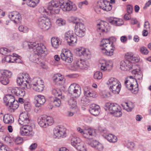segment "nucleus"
Here are the masks:
<instances>
[{
  "label": "nucleus",
  "mask_w": 151,
  "mask_h": 151,
  "mask_svg": "<svg viewBox=\"0 0 151 151\" xmlns=\"http://www.w3.org/2000/svg\"><path fill=\"white\" fill-rule=\"evenodd\" d=\"M60 4L61 8L64 11H75L77 10L76 6L72 4L69 0H52L48 3V8L53 14H58L60 10Z\"/></svg>",
  "instance_id": "nucleus-1"
},
{
  "label": "nucleus",
  "mask_w": 151,
  "mask_h": 151,
  "mask_svg": "<svg viewBox=\"0 0 151 151\" xmlns=\"http://www.w3.org/2000/svg\"><path fill=\"white\" fill-rule=\"evenodd\" d=\"M110 39L111 38L103 39L100 45L102 53L110 56L113 55L114 48L113 42L110 41Z\"/></svg>",
  "instance_id": "nucleus-2"
},
{
  "label": "nucleus",
  "mask_w": 151,
  "mask_h": 151,
  "mask_svg": "<svg viewBox=\"0 0 151 151\" xmlns=\"http://www.w3.org/2000/svg\"><path fill=\"white\" fill-rule=\"evenodd\" d=\"M4 103L5 105L8 107L11 111H14L19 106V103L16 100L15 101L14 97L11 94L6 95L3 99Z\"/></svg>",
  "instance_id": "nucleus-3"
},
{
  "label": "nucleus",
  "mask_w": 151,
  "mask_h": 151,
  "mask_svg": "<svg viewBox=\"0 0 151 151\" xmlns=\"http://www.w3.org/2000/svg\"><path fill=\"white\" fill-rule=\"evenodd\" d=\"M84 96L82 97L81 102L84 105L86 106L91 103L93 98L96 96V93L91 90H87L84 92Z\"/></svg>",
  "instance_id": "nucleus-4"
},
{
  "label": "nucleus",
  "mask_w": 151,
  "mask_h": 151,
  "mask_svg": "<svg viewBox=\"0 0 151 151\" xmlns=\"http://www.w3.org/2000/svg\"><path fill=\"white\" fill-rule=\"evenodd\" d=\"M106 109L109 111L111 114H114L116 117H119L122 115L121 107L116 104L110 103L106 104Z\"/></svg>",
  "instance_id": "nucleus-5"
},
{
  "label": "nucleus",
  "mask_w": 151,
  "mask_h": 151,
  "mask_svg": "<svg viewBox=\"0 0 151 151\" xmlns=\"http://www.w3.org/2000/svg\"><path fill=\"white\" fill-rule=\"evenodd\" d=\"M38 122L41 127L46 128L52 125L54 122V120L52 117L42 115L39 117Z\"/></svg>",
  "instance_id": "nucleus-6"
},
{
  "label": "nucleus",
  "mask_w": 151,
  "mask_h": 151,
  "mask_svg": "<svg viewBox=\"0 0 151 151\" xmlns=\"http://www.w3.org/2000/svg\"><path fill=\"white\" fill-rule=\"evenodd\" d=\"M68 92L69 93L71 94L75 97H78L81 94V88L78 85L73 83L69 87Z\"/></svg>",
  "instance_id": "nucleus-7"
},
{
  "label": "nucleus",
  "mask_w": 151,
  "mask_h": 151,
  "mask_svg": "<svg viewBox=\"0 0 151 151\" xmlns=\"http://www.w3.org/2000/svg\"><path fill=\"white\" fill-rule=\"evenodd\" d=\"M38 24L39 27L45 30L49 29L51 25L50 20L44 17L39 19Z\"/></svg>",
  "instance_id": "nucleus-8"
},
{
  "label": "nucleus",
  "mask_w": 151,
  "mask_h": 151,
  "mask_svg": "<svg viewBox=\"0 0 151 151\" xmlns=\"http://www.w3.org/2000/svg\"><path fill=\"white\" fill-rule=\"evenodd\" d=\"M64 38L68 44L72 46L75 45L77 41L76 36L71 31H70L65 33Z\"/></svg>",
  "instance_id": "nucleus-9"
},
{
  "label": "nucleus",
  "mask_w": 151,
  "mask_h": 151,
  "mask_svg": "<svg viewBox=\"0 0 151 151\" xmlns=\"http://www.w3.org/2000/svg\"><path fill=\"white\" fill-rule=\"evenodd\" d=\"M12 75V72L9 70H6L1 74L0 77V81L1 83L4 85H6L9 83V78Z\"/></svg>",
  "instance_id": "nucleus-10"
},
{
  "label": "nucleus",
  "mask_w": 151,
  "mask_h": 151,
  "mask_svg": "<svg viewBox=\"0 0 151 151\" xmlns=\"http://www.w3.org/2000/svg\"><path fill=\"white\" fill-rule=\"evenodd\" d=\"M23 126L20 129V134L22 136H33L34 132L31 126L28 124Z\"/></svg>",
  "instance_id": "nucleus-11"
},
{
  "label": "nucleus",
  "mask_w": 151,
  "mask_h": 151,
  "mask_svg": "<svg viewBox=\"0 0 151 151\" xmlns=\"http://www.w3.org/2000/svg\"><path fill=\"white\" fill-rule=\"evenodd\" d=\"M61 59L68 63H71L73 61V55L70 50L62 52L60 54Z\"/></svg>",
  "instance_id": "nucleus-12"
},
{
  "label": "nucleus",
  "mask_w": 151,
  "mask_h": 151,
  "mask_svg": "<svg viewBox=\"0 0 151 151\" xmlns=\"http://www.w3.org/2000/svg\"><path fill=\"white\" fill-rule=\"evenodd\" d=\"M18 122L19 124L22 125H26L30 123V120L27 112H24L19 115Z\"/></svg>",
  "instance_id": "nucleus-13"
},
{
  "label": "nucleus",
  "mask_w": 151,
  "mask_h": 151,
  "mask_svg": "<svg viewBox=\"0 0 151 151\" xmlns=\"http://www.w3.org/2000/svg\"><path fill=\"white\" fill-rule=\"evenodd\" d=\"M100 64H101V69L104 71L110 70L113 68V63L111 61L102 60L100 61Z\"/></svg>",
  "instance_id": "nucleus-14"
},
{
  "label": "nucleus",
  "mask_w": 151,
  "mask_h": 151,
  "mask_svg": "<svg viewBox=\"0 0 151 151\" xmlns=\"http://www.w3.org/2000/svg\"><path fill=\"white\" fill-rule=\"evenodd\" d=\"M33 89L36 91L41 92L44 89V85L42 84H39L37 78H34L32 82Z\"/></svg>",
  "instance_id": "nucleus-15"
},
{
  "label": "nucleus",
  "mask_w": 151,
  "mask_h": 151,
  "mask_svg": "<svg viewBox=\"0 0 151 151\" xmlns=\"http://www.w3.org/2000/svg\"><path fill=\"white\" fill-rule=\"evenodd\" d=\"M120 65V68L122 70L127 71L130 70L132 68L133 64L130 61L128 60H126L121 61Z\"/></svg>",
  "instance_id": "nucleus-16"
},
{
  "label": "nucleus",
  "mask_w": 151,
  "mask_h": 151,
  "mask_svg": "<svg viewBox=\"0 0 151 151\" xmlns=\"http://www.w3.org/2000/svg\"><path fill=\"white\" fill-rule=\"evenodd\" d=\"M96 28L99 32L103 33L107 31L109 29L108 23L106 22L101 21L97 24Z\"/></svg>",
  "instance_id": "nucleus-17"
},
{
  "label": "nucleus",
  "mask_w": 151,
  "mask_h": 151,
  "mask_svg": "<svg viewBox=\"0 0 151 151\" xmlns=\"http://www.w3.org/2000/svg\"><path fill=\"white\" fill-rule=\"evenodd\" d=\"M65 131V129L63 127H57L54 129L53 132L54 135L59 138L61 137H64Z\"/></svg>",
  "instance_id": "nucleus-18"
},
{
  "label": "nucleus",
  "mask_w": 151,
  "mask_h": 151,
  "mask_svg": "<svg viewBox=\"0 0 151 151\" xmlns=\"http://www.w3.org/2000/svg\"><path fill=\"white\" fill-rule=\"evenodd\" d=\"M35 105L37 107L41 106L45 102L44 96L41 95H38L35 97Z\"/></svg>",
  "instance_id": "nucleus-19"
},
{
  "label": "nucleus",
  "mask_w": 151,
  "mask_h": 151,
  "mask_svg": "<svg viewBox=\"0 0 151 151\" xmlns=\"http://www.w3.org/2000/svg\"><path fill=\"white\" fill-rule=\"evenodd\" d=\"M52 80L54 82L57 84L62 85L65 83V79L63 76L60 73L55 74Z\"/></svg>",
  "instance_id": "nucleus-20"
},
{
  "label": "nucleus",
  "mask_w": 151,
  "mask_h": 151,
  "mask_svg": "<svg viewBox=\"0 0 151 151\" xmlns=\"http://www.w3.org/2000/svg\"><path fill=\"white\" fill-rule=\"evenodd\" d=\"M74 66L76 69H84L86 68L85 61L81 59H76L74 63Z\"/></svg>",
  "instance_id": "nucleus-21"
},
{
  "label": "nucleus",
  "mask_w": 151,
  "mask_h": 151,
  "mask_svg": "<svg viewBox=\"0 0 151 151\" xmlns=\"http://www.w3.org/2000/svg\"><path fill=\"white\" fill-rule=\"evenodd\" d=\"M89 111L92 115L95 116H97L100 112V107L98 105L92 104L90 106Z\"/></svg>",
  "instance_id": "nucleus-22"
},
{
  "label": "nucleus",
  "mask_w": 151,
  "mask_h": 151,
  "mask_svg": "<svg viewBox=\"0 0 151 151\" xmlns=\"http://www.w3.org/2000/svg\"><path fill=\"white\" fill-rule=\"evenodd\" d=\"M12 92L16 96L19 97H23L25 95L24 90L20 88L16 87L13 88Z\"/></svg>",
  "instance_id": "nucleus-23"
},
{
  "label": "nucleus",
  "mask_w": 151,
  "mask_h": 151,
  "mask_svg": "<svg viewBox=\"0 0 151 151\" xmlns=\"http://www.w3.org/2000/svg\"><path fill=\"white\" fill-rule=\"evenodd\" d=\"M3 120L6 124H10L14 122V120L13 116L10 114H5L3 117Z\"/></svg>",
  "instance_id": "nucleus-24"
},
{
  "label": "nucleus",
  "mask_w": 151,
  "mask_h": 151,
  "mask_svg": "<svg viewBox=\"0 0 151 151\" xmlns=\"http://www.w3.org/2000/svg\"><path fill=\"white\" fill-rule=\"evenodd\" d=\"M132 73L134 75L135 79L139 80V82H141L142 79L143 75L141 71L139 69H136L132 71Z\"/></svg>",
  "instance_id": "nucleus-25"
},
{
  "label": "nucleus",
  "mask_w": 151,
  "mask_h": 151,
  "mask_svg": "<svg viewBox=\"0 0 151 151\" xmlns=\"http://www.w3.org/2000/svg\"><path fill=\"white\" fill-rule=\"evenodd\" d=\"M14 23H19L22 19L19 13L16 11L14 12L11 15L10 17Z\"/></svg>",
  "instance_id": "nucleus-26"
},
{
  "label": "nucleus",
  "mask_w": 151,
  "mask_h": 151,
  "mask_svg": "<svg viewBox=\"0 0 151 151\" xmlns=\"http://www.w3.org/2000/svg\"><path fill=\"white\" fill-rule=\"evenodd\" d=\"M47 51L45 46L43 44L38 43L35 49V52L38 55H40L45 53Z\"/></svg>",
  "instance_id": "nucleus-27"
},
{
  "label": "nucleus",
  "mask_w": 151,
  "mask_h": 151,
  "mask_svg": "<svg viewBox=\"0 0 151 151\" xmlns=\"http://www.w3.org/2000/svg\"><path fill=\"white\" fill-rule=\"evenodd\" d=\"M71 141L72 145L76 148L78 145H81V142H83L79 138L74 136L71 137Z\"/></svg>",
  "instance_id": "nucleus-28"
},
{
  "label": "nucleus",
  "mask_w": 151,
  "mask_h": 151,
  "mask_svg": "<svg viewBox=\"0 0 151 151\" xmlns=\"http://www.w3.org/2000/svg\"><path fill=\"white\" fill-rule=\"evenodd\" d=\"M129 80H125L124 84L127 88L128 90L132 89V87H134L133 85L137 83V80H132V79Z\"/></svg>",
  "instance_id": "nucleus-29"
},
{
  "label": "nucleus",
  "mask_w": 151,
  "mask_h": 151,
  "mask_svg": "<svg viewBox=\"0 0 151 151\" xmlns=\"http://www.w3.org/2000/svg\"><path fill=\"white\" fill-rule=\"evenodd\" d=\"M119 84H120L119 81L117 79L113 78L109 79L107 82V84L109 88Z\"/></svg>",
  "instance_id": "nucleus-30"
},
{
  "label": "nucleus",
  "mask_w": 151,
  "mask_h": 151,
  "mask_svg": "<svg viewBox=\"0 0 151 151\" xmlns=\"http://www.w3.org/2000/svg\"><path fill=\"white\" fill-rule=\"evenodd\" d=\"M103 136L110 142H115L117 141V137L111 134L103 135Z\"/></svg>",
  "instance_id": "nucleus-31"
},
{
  "label": "nucleus",
  "mask_w": 151,
  "mask_h": 151,
  "mask_svg": "<svg viewBox=\"0 0 151 151\" xmlns=\"http://www.w3.org/2000/svg\"><path fill=\"white\" fill-rule=\"evenodd\" d=\"M51 42L52 47L55 48H57L61 44V41L58 37H52L51 39Z\"/></svg>",
  "instance_id": "nucleus-32"
},
{
  "label": "nucleus",
  "mask_w": 151,
  "mask_h": 151,
  "mask_svg": "<svg viewBox=\"0 0 151 151\" xmlns=\"http://www.w3.org/2000/svg\"><path fill=\"white\" fill-rule=\"evenodd\" d=\"M121 88V84H119L109 88L111 91L114 94L119 93Z\"/></svg>",
  "instance_id": "nucleus-33"
},
{
  "label": "nucleus",
  "mask_w": 151,
  "mask_h": 151,
  "mask_svg": "<svg viewBox=\"0 0 151 151\" xmlns=\"http://www.w3.org/2000/svg\"><path fill=\"white\" fill-rule=\"evenodd\" d=\"M17 84L19 86H22L24 88H28L27 86V84L24 82L22 76L18 77L17 80Z\"/></svg>",
  "instance_id": "nucleus-34"
},
{
  "label": "nucleus",
  "mask_w": 151,
  "mask_h": 151,
  "mask_svg": "<svg viewBox=\"0 0 151 151\" xmlns=\"http://www.w3.org/2000/svg\"><path fill=\"white\" fill-rule=\"evenodd\" d=\"M78 97H75L73 96L71 97L70 99L68 101V103L70 106H71V108H73L76 107L77 106V102L76 98Z\"/></svg>",
  "instance_id": "nucleus-35"
},
{
  "label": "nucleus",
  "mask_w": 151,
  "mask_h": 151,
  "mask_svg": "<svg viewBox=\"0 0 151 151\" xmlns=\"http://www.w3.org/2000/svg\"><path fill=\"white\" fill-rule=\"evenodd\" d=\"M40 0H28L27 1V4L28 6L34 7L38 4Z\"/></svg>",
  "instance_id": "nucleus-36"
},
{
  "label": "nucleus",
  "mask_w": 151,
  "mask_h": 151,
  "mask_svg": "<svg viewBox=\"0 0 151 151\" xmlns=\"http://www.w3.org/2000/svg\"><path fill=\"white\" fill-rule=\"evenodd\" d=\"M22 77L24 81V82L27 84V86L28 85H29V83L31 82L32 83V81H33V80H31V79L29 77V75L27 73H24L22 76Z\"/></svg>",
  "instance_id": "nucleus-37"
},
{
  "label": "nucleus",
  "mask_w": 151,
  "mask_h": 151,
  "mask_svg": "<svg viewBox=\"0 0 151 151\" xmlns=\"http://www.w3.org/2000/svg\"><path fill=\"white\" fill-rule=\"evenodd\" d=\"M85 130H88V131L90 132V133H87V137H84L85 138L88 139H92L95 134V130L94 129H85Z\"/></svg>",
  "instance_id": "nucleus-38"
},
{
  "label": "nucleus",
  "mask_w": 151,
  "mask_h": 151,
  "mask_svg": "<svg viewBox=\"0 0 151 151\" xmlns=\"http://www.w3.org/2000/svg\"><path fill=\"white\" fill-rule=\"evenodd\" d=\"M98 142L96 140H93L91 139H87V143L88 145L95 148L96 147L97 144H98Z\"/></svg>",
  "instance_id": "nucleus-39"
},
{
  "label": "nucleus",
  "mask_w": 151,
  "mask_h": 151,
  "mask_svg": "<svg viewBox=\"0 0 151 151\" xmlns=\"http://www.w3.org/2000/svg\"><path fill=\"white\" fill-rule=\"evenodd\" d=\"M52 94L56 96L60 97V98L63 99L64 97L62 96V92L59 89H53L52 91Z\"/></svg>",
  "instance_id": "nucleus-40"
},
{
  "label": "nucleus",
  "mask_w": 151,
  "mask_h": 151,
  "mask_svg": "<svg viewBox=\"0 0 151 151\" xmlns=\"http://www.w3.org/2000/svg\"><path fill=\"white\" fill-rule=\"evenodd\" d=\"M124 106H126L125 109L128 111H131L134 107V105L131 102L129 103L126 102L125 103Z\"/></svg>",
  "instance_id": "nucleus-41"
},
{
  "label": "nucleus",
  "mask_w": 151,
  "mask_h": 151,
  "mask_svg": "<svg viewBox=\"0 0 151 151\" xmlns=\"http://www.w3.org/2000/svg\"><path fill=\"white\" fill-rule=\"evenodd\" d=\"M75 30H85V26L83 23L80 22L75 26Z\"/></svg>",
  "instance_id": "nucleus-42"
},
{
  "label": "nucleus",
  "mask_w": 151,
  "mask_h": 151,
  "mask_svg": "<svg viewBox=\"0 0 151 151\" xmlns=\"http://www.w3.org/2000/svg\"><path fill=\"white\" fill-rule=\"evenodd\" d=\"M48 6H47V7ZM47 9L44 8L43 7H40L39 9V11L40 13L42 14V15H44L46 16L49 14L48 12L47 11V10H49V9L47 8ZM50 11V13H52L51 12V11Z\"/></svg>",
  "instance_id": "nucleus-43"
},
{
  "label": "nucleus",
  "mask_w": 151,
  "mask_h": 151,
  "mask_svg": "<svg viewBox=\"0 0 151 151\" xmlns=\"http://www.w3.org/2000/svg\"><path fill=\"white\" fill-rule=\"evenodd\" d=\"M76 35L78 36L82 37L85 35V30H75Z\"/></svg>",
  "instance_id": "nucleus-44"
},
{
  "label": "nucleus",
  "mask_w": 151,
  "mask_h": 151,
  "mask_svg": "<svg viewBox=\"0 0 151 151\" xmlns=\"http://www.w3.org/2000/svg\"><path fill=\"white\" fill-rule=\"evenodd\" d=\"M133 86L134 87H133V88H133L131 90H129L131 91L132 93L135 94L137 93L139 91V88L138 87V85L137 81V83L134 84Z\"/></svg>",
  "instance_id": "nucleus-45"
},
{
  "label": "nucleus",
  "mask_w": 151,
  "mask_h": 151,
  "mask_svg": "<svg viewBox=\"0 0 151 151\" xmlns=\"http://www.w3.org/2000/svg\"><path fill=\"white\" fill-rule=\"evenodd\" d=\"M38 43H36V42H29L28 44V46L29 49H33L34 52H35V49L37 46Z\"/></svg>",
  "instance_id": "nucleus-46"
},
{
  "label": "nucleus",
  "mask_w": 151,
  "mask_h": 151,
  "mask_svg": "<svg viewBox=\"0 0 151 151\" xmlns=\"http://www.w3.org/2000/svg\"><path fill=\"white\" fill-rule=\"evenodd\" d=\"M77 130L78 132L81 133L84 137H87V133H89V132L90 133V132L88 131V130H83L80 127L78 128Z\"/></svg>",
  "instance_id": "nucleus-47"
},
{
  "label": "nucleus",
  "mask_w": 151,
  "mask_h": 151,
  "mask_svg": "<svg viewBox=\"0 0 151 151\" xmlns=\"http://www.w3.org/2000/svg\"><path fill=\"white\" fill-rule=\"evenodd\" d=\"M98 130L101 133L104 134L103 135H106L108 133L106 129L102 126H99L98 127Z\"/></svg>",
  "instance_id": "nucleus-48"
},
{
  "label": "nucleus",
  "mask_w": 151,
  "mask_h": 151,
  "mask_svg": "<svg viewBox=\"0 0 151 151\" xmlns=\"http://www.w3.org/2000/svg\"><path fill=\"white\" fill-rule=\"evenodd\" d=\"M80 144V145H78L76 149L79 151H87L83 142H81Z\"/></svg>",
  "instance_id": "nucleus-49"
},
{
  "label": "nucleus",
  "mask_w": 151,
  "mask_h": 151,
  "mask_svg": "<svg viewBox=\"0 0 151 151\" xmlns=\"http://www.w3.org/2000/svg\"><path fill=\"white\" fill-rule=\"evenodd\" d=\"M56 23L58 26H61L65 24V21L63 19L60 18L58 19L56 21Z\"/></svg>",
  "instance_id": "nucleus-50"
},
{
  "label": "nucleus",
  "mask_w": 151,
  "mask_h": 151,
  "mask_svg": "<svg viewBox=\"0 0 151 151\" xmlns=\"http://www.w3.org/2000/svg\"><path fill=\"white\" fill-rule=\"evenodd\" d=\"M99 7L100 9L106 11H110L112 9L111 6L110 4V3L107 5L106 7H104V6L103 5L100 6Z\"/></svg>",
  "instance_id": "nucleus-51"
},
{
  "label": "nucleus",
  "mask_w": 151,
  "mask_h": 151,
  "mask_svg": "<svg viewBox=\"0 0 151 151\" xmlns=\"http://www.w3.org/2000/svg\"><path fill=\"white\" fill-rule=\"evenodd\" d=\"M139 51L142 54L145 55H147L149 52V51L147 48L144 46L142 47H140Z\"/></svg>",
  "instance_id": "nucleus-52"
},
{
  "label": "nucleus",
  "mask_w": 151,
  "mask_h": 151,
  "mask_svg": "<svg viewBox=\"0 0 151 151\" xmlns=\"http://www.w3.org/2000/svg\"><path fill=\"white\" fill-rule=\"evenodd\" d=\"M102 77V74L101 72L99 71L96 72L94 75V78L96 79H100Z\"/></svg>",
  "instance_id": "nucleus-53"
},
{
  "label": "nucleus",
  "mask_w": 151,
  "mask_h": 151,
  "mask_svg": "<svg viewBox=\"0 0 151 151\" xmlns=\"http://www.w3.org/2000/svg\"><path fill=\"white\" fill-rule=\"evenodd\" d=\"M53 103L54 105L57 107H59L61 104V102L59 98L55 97L53 99Z\"/></svg>",
  "instance_id": "nucleus-54"
},
{
  "label": "nucleus",
  "mask_w": 151,
  "mask_h": 151,
  "mask_svg": "<svg viewBox=\"0 0 151 151\" xmlns=\"http://www.w3.org/2000/svg\"><path fill=\"white\" fill-rule=\"evenodd\" d=\"M10 50L7 49L6 48H0V53L2 55H6L7 53L8 52H10Z\"/></svg>",
  "instance_id": "nucleus-55"
},
{
  "label": "nucleus",
  "mask_w": 151,
  "mask_h": 151,
  "mask_svg": "<svg viewBox=\"0 0 151 151\" xmlns=\"http://www.w3.org/2000/svg\"><path fill=\"white\" fill-rule=\"evenodd\" d=\"M19 30L21 32L24 33H26L28 32V28L26 26L23 25H21L19 27Z\"/></svg>",
  "instance_id": "nucleus-56"
},
{
  "label": "nucleus",
  "mask_w": 151,
  "mask_h": 151,
  "mask_svg": "<svg viewBox=\"0 0 151 151\" xmlns=\"http://www.w3.org/2000/svg\"><path fill=\"white\" fill-rule=\"evenodd\" d=\"M12 57V56L7 55L4 58V60H5L6 62L14 63V61H13V58Z\"/></svg>",
  "instance_id": "nucleus-57"
},
{
  "label": "nucleus",
  "mask_w": 151,
  "mask_h": 151,
  "mask_svg": "<svg viewBox=\"0 0 151 151\" xmlns=\"http://www.w3.org/2000/svg\"><path fill=\"white\" fill-rule=\"evenodd\" d=\"M8 147L5 145L0 143V151H9Z\"/></svg>",
  "instance_id": "nucleus-58"
},
{
  "label": "nucleus",
  "mask_w": 151,
  "mask_h": 151,
  "mask_svg": "<svg viewBox=\"0 0 151 151\" xmlns=\"http://www.w3.org/2000/svg\"><path fill=\"white\" fill-rule=\"evenodd\" d=\"M24 108L27 111H29L31 109L30 105L29 102H26L24 104Z\"/></svg>",
  "instance_id": "nucleus-59"
},
{
  "label": "nucleus",
  "mask_w": 151,
  "mask_h": 151,
  "mask_svg": "<svg viewBox=\"0 0 151 151\" xmlns=\"http://www.w3.org/2000/svg\"><path fill=\"white\" fill-rule=\"evenodd\" d=\"M134 55L131 52L127 53L126 54V58L127 59L126 60H128L129 61L131 60L133 56Z\"/></svg>",
  "instance_id": "nucleus-60"
},
{
  "label": "nucleus",
  "mask_w": 151,
  "mask_h": 151,
  "mask_svg": "<svg viewBox=\"0 0 151 151\" xmlns=\"http://www.w3.org/2000/svg\"><path fill=\"white\" fill-rule=\"evenodd\" d=\"M71 18L72 22L75 24L76 25L77 24L78 22H81L80 19L76 17H71Z\"/></svg>",
  "instance_id": "nucleus-61"
},
{
  "label": "nucleus",
  "mask_w": 151,
  "mask_h": 151,
  "mask_svg": "<svg viewBox=\"0 0 151 151\" xmlns=\"http://www.w3.org/2000/svg\"><path fill=\"white\" fill-rule=\"evenodd\" d=\"M23 141V139L20 137H17L14 139V142L17 144L22 143Z\"/></svg>",
  "instance_id": "nucleus-62"
},
{
  "label": "nucleus",
  "mask_w": 151,
  "mask_h": 151,
  "mask_svg": "<svg viewBox=\"0 0 151 151\" xmlns=\"http://www.w3.org/2000/svg\"><path fill=\"white\" fill-rule=\"evenodd\" d=\"M85 51V49L84 48H78L77 49V51L78 52V54L80 56L83 55V54Z\"/></svg>",
  "instance_id": "nucleus-63"
},
{
  "label": "nucleus",
  "mask_w": 151,
  "mask_h": 151,
  "mask_svg": "<svg viewBox=\"0 0 151 151\" xmlns=\"http://www.w3.org/2000/svg\"><path fill=\"white\" fill-rule=\"evenodd\" d=\"M139 58L138 56H136L135 55H134L132 58L131 61L134 63L135 62H137L139 61Z\"/></svg>",
  "instance_id": "nucleus-64"
}]
</instances>
